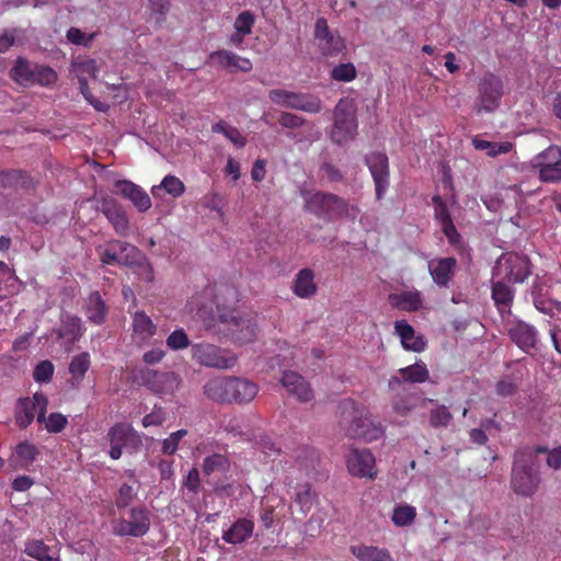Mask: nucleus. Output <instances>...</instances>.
I'll use <instances>...</instances> for the list:
<instances>
[{
	"instance_id": "a18cd8bd",
	"label": "nucleus",
	"mask_w": 561,
	"mask_h": 561,
	"mask_svg": "<svg viewBox=\"0 0 561 561\" xmlns=\"http://www.w3.org/2000/svg\"><path fill=\"white\" fill-rule=\"evenodd\" d=\"M472 146L476 150L486 151V154L492 158L499 154L508 153L513 148V145L508 141L492 142L479 138L472 139Z\"/></svg>"
},
{
	"instance_id": "cd10ccee",
	"label": "nucleus",
	"mask_w": 561,
	"mask_h": 561,
	"mask_svg": "<svg viewBox=\"0 0 561 561\" xmlns=\"http://www.w3.org/2000/svg\"><path fill=\"white\" fill-rule=\"evenodd\" d=\"M253 530L254 523L252 520L239 518L224 531L222 539L230 545L242 543L252 536Z\"/></svg>"
},
{
	"instance_id": "6ab92c4d",
	"label": "nucleus",
	"mask_w": 561,
	"mask_h": 561,
	"mask_svg": "<svg viewBox=\"0 0 561 561\" xmlns=\"http://www.w3.org/2000/svg\"><path fill=\"white\" fill-rule=\"evenodd\" d=\"M101 211L112 224L117 234L127 236L129 220L122 205L113 198H104L101 202Z\"/></svg>"
},
{
	"instance_id": "09e8293b",
	"label": "nucleus",
	"mask_w": 561,
	"mask_h": 561,
	"mask_svg": "<svg viewBox=\"0 0 561 561\" xmlns=\"http://www.w3.org/2000/svg\"><path fill=\"white\" fill-rule=\"evenodd\" d=\"M38 449L34 444L22 442L15 447V457L21 467H27L37 457Z\"/></svg>"
},
{
	"instance_id": "c03bdc74",
	"label": "nucleus",
	"mask_w": 561,
	"mask_h": 561,
	"mask_svg": "<svg viewBox=\"0 0 561 561\" xmlns=\"http://www.w3.org/2000/svg\"><path fill=\"white\" fill-rule=\"evenodd\" d=\"M399 374L404 381L412 383L425 382L430 377L428 369L423 363H415L413 365L401 368L399 369Z\"/></svg>"
},
{
	"instance_id": "f8f14e48",
	"label": "nucleus",
	"mask_w": 561,
	"mask_h": 561,
	"mask_svg": "<svg viewBox=\"0 0 561 561\" xmlns=\"http://www.w3.org/2000/svg\"><path fill=\"white\" fill-rule=\"evenodd\" d=\"M314 38L322 55L335 57L346 48L344 38L329 28L324 18H319L314 25Z\"/></svg>"
},
{
	"instance_id": "39448f33",
	"label": "nucleus",
	"mask_w": 561,
	"mask_h": 561,
	"mask_svg": "<svg viewBox=\"0 0 561 561\" xmlns=\"http://www.w3.org/2000/svg\"><path fill=\"white\" fill-rule=\"evenodd\" d=\"M531 263L526 255L505 253L496 261L493 275L505 282L524 283L531 274Z\"/></svg>"
},
{
	"instance_id": "58836bf2",
	"label": "nucleus",
	"mask_w": 561,
	"mask_h": 561,
	"mask_svg": "<svg viewBox=\"0 0 561 561\" xmlns=\"http://www.w3.org/2000/svg\"><path fill=\"white\" fill-rule=\"evenodd\" d=\"M24 553L37 561H60L50 553V548L41 539L26 540Z\"/></svg>"
},
{
	"instance_id": "c9c22d12",
	"label": "nucleus",
	"mask_w": 561,
	"mask_h": 561,
	"mask_svg": "<svg viewBox=\"0 0 561 561\" xmlns=\"http://www.w3.org/2000/svg\"><path fill=\"white\" fill-rule=\"evenodd\" d=\"M91 358L88 352H82L72 357L69 364L70 383L77 388L81 385L87 371L90 369Z\"/></svg>"
},
{
	"instance_id": "864d4df0",
	"label": "nucleus",
	"mask_w": 561,
	"mask_h": 561,
	"mask_svg": "<svg viewBox=\"0 0 561 561\" xmlns=\"http://www.w3.org/2000/svg\"><path fill=\"white\" fill-rule=\"evenodd\" d=\"M186 434H187L186 430H179L176 432L171 433L169 435V437L163 439L161 451L164 455H173L178 450V448H179L180 440L183 437H185Z\"/></svg>"
},
{
	"instance_id": "0eeeda50",
	"label": "nucleus",
	"mask_w": 561,
	"mask_h": 561,
	"mask_svg": "<svg viewBox=\"0 0 561 561\" xmlns=\"http://www.w3.org/2000/svg\"><path fill=\"white\" fill-rule=\"evenodd\" d=\"M48 399L42 392H36L33 397L21 398L15 408V423L20 428H26L37 416V422L45 421Z\"/></svg>"
},
{
	"instance_id": "052dcab7",
	"label": "nucleus",
	"mask_w": 561,
	"mask_h": 561,
	"mask_svg": "<svg viewBox=\"0 0 561 561\" xmlns=\"http://www.w3.org/2000/svg\"><path fill=\"white\" fill-rule=\"evenodd\" d=\"M432 201L435 206V218L440 222V225L453 221L444 199L439 195H434Z\"/></svg>"
},
{
	"instance_id": "338daca9",
	"label": "nucleus",
	"mask_w": 561,
	"mask_h": 561,
	"mask_svg": "<svg viewBox=\"0 0 561 561\" xmlns=\"http://www.w3.org/2000/svg\"><path fill=\"white\" fill-rule=\"evenodd\" d=\"M183 485L190 490L191 492L193 493H198L199 492V489H201V479H199V472L196 468H192L184 482H183Z\"/></svg>"
},
{
	"instance_id": "680f3d73",
	"label": "nucleus",
	"mask_w": 561,
	"mask_h": 561,
	"mask_svg": "<svg viewBox=\"0 0 561 561\" xmlns=\"http://www.w3.org/2000/svg\"><path fill=\"white\" fill-rule=\"evenodd\" d=\"M67 39L75 45L89 46L94 38V34H85L77 27H70L67 31Z\"/></svg>"
},
{
	"instance_id": "a211bd4d",
	"label": "nucleus",
	"mask_w": 561,
	"mask_h": 561,
	"mask_svg": "<svg viewBox=\"0 0 561 561\" xmlns=\"http://www.w3.org/2000/svg\"><path fill=\"white\" fill-rule=\"evenodd\" d=\"M456 268L457 260L451 256L433 259L428 262V272L438 287H448Z\"/></svg>"
},
{
	"instance_id": "1a4fd4ad",
	"label": "nucleus",
	"mask_w": 561,
	"mask_h": 561,
	"mask_svg": "<svg viewBox=\"0 0 561 561\" xmlns=\"http://www.w3.org/2000/svg\"><path fill=\"white\" fill-rule=\"evenodd\" d=\"M150 529L149 512L145 506H134L128 518H119L113 524V534L119 537H142Z\"/></svg>"
},
{
	"instance_id": "774afa93",
	"label": "nucleus",
	"mask_w": 561,
	"mask_h": 561,
	"mask_svg": "<svg viewBox=\"0 0 561 561\" xmlns=\"http://www.w3.org/2000/svg\"><path fill=\"white\" fill-rule=\"evenodd\" d=\"M547 465L548 467L558 470L561 468V446L549 450L547 448Z\"/></svg>"
},
{
	"instance_id": "37998d69",
	"label": "nucleus",
	"mask_w": 561,
	"mask_h": 561,
	"mask_svg": "<svg viewBox=\"0 0 561 561\" xmlns=\"http://www.w3.org/2000/svg\"><path fill=\"white\" fill-rule=\"evenodd\" d=\"M295 503L300 507V511L304 515H307L312 506L314 501L317 500V494L312 490V485L309 482H305L297 486V492L295 495Z\"/></svg>"
},
{
	"instance_id": "423d86ee",
	"label": "nucleus",
	"mask_w": 561,
	"mask_h": 561,
	"mask_svg": "<svg viewBox=\"0 0 561 561\" xmlns=\"http://www.w3.org/2000/svg\"><path fill=\"white\" fill-rule=\"evenodd\" d=\"M107 439L111 448L108 456L113 460H117L123 455V449L131 453L139 448L141 438L135 428L128 423H116L107 432Z\"/></svg>"
},
{
	"instance_id": "dca6fc26",
	"label": "nucleus",
	"mask_w": 561,
	"mask_h": 561,
	"mask_svg": "<svg viewBox=\"0 0 561 561\" xmlns=\"http://www.w3.org/2000/svg\"><path fill=\"white\" fill-rule=\"evenodd\" d=\"M137 254L138 250L136 247L119 240H112L100 253V260L106 265H131L135 262L134 259Z\"/></svg>"
},
{
	"instance_id": "4d7b16f0",
	"label": "nucleus",
	"mask_w": 561,
	"mask_h": 561,
	"mask_svg": "<svg viewBox=\"0 0 561 561\" xmlns=\"http://www.w3.org/2000/svg\"><path fill=\"white\" fill-rule=\"evenodd\" d=\"M536 169L538 170V176L541 182H561V164L551 167H539Z\"/></svg>"
},
{
	"instance_id": "2eb2a0df",
	"label": "nucleus",
	"mask_w": 561,
	"mask_h": 561,
	"mask_svg": "<svg viewBox=\"0 0 561 561\" xmlns=\"http://www.w3.org/2000/svg\"><path fill=\"white\" fill-rule=\"evenodd\" d=\"M507 334L511 341L525 353L535 350L539 342L537 329L523 320L508 322Z\"/></svg>"
},
{
	"instance_id": "3c124183",
	"label": "nucleus",
	"mask_w": 561,
	"mask_h": 561,
	"mask_svg": "<svg viewBox=\"0 0 561 561\" xmlns=\"http://www.w3.org/2000/svg\"><path fill=\"white\" fill-rule=\"evenodd\" d=\"M190 339L182 328L171 332L165 341L167 346L172 351L184 350L190 346Z\"/></svg>"
},
{
	"instance_id": "6e6d98bb",
	"label": "nucleus",
	"mask_w": 561,
	"mask_h": 561,
	"mask_svg": "<svg viewBox=\"0 0 561 561\" xmlns=\"http://www.w3.org/2000/svg\"><path fill=\"white\" fill-rule=\"evenodd\" d=\"M255 19L250 11H242L234 21V28L237 32L249 35L252 32Z\"/></svg>"
},
{
	"instance_id": "f257e3e1",
	"label": "nucleus",
	"mask_w": 561,
	"mask_h": 561,
	"mask_svg": "<svg viewBox=\"0 0 561 561\" xmlns=\"http://www.w3.org/2000/svg\"><path fill=\"white\" fill-rule=\"evenodd\" d=\"M237 289L228 284L205 286L190 301L196 309L205 329L214 335L222 336L234 344L252 343L257 336L256 314L241 312L227 306L237 300Z\"/></svg>"
},
{
	"instance_id": "ddd939ff",
	"label": "nucleus",
	"mask_w": 561,
	"mask_h": 561,
	"mask_svg": "<svg viewBox=\"0 0 561 561\" xmlns=\"http://www.w3.org/2000/svg\"><path fill=\"white\" fill-rule=\"evenodd\" d=\"M365 163L368 167L375 184L376 198H383L389 186V160L383 152H371L365 157Z\"/></svg>"
},
{
	"instance_id": "393cba45",
	"label": "nucleus",
	"mask_w": 561,
	"mask_h": 561,
	"mask_svg": "<svg viewBox=\"0 0 561 561\" xmlns=\"http://www.w3.org/2000/svg\"><path fill=\"white\" fill-rule=\"evenodd\" d=\"M394 330L405 350L416 353L425 350L426 343L424 339L421 335H416L413 327L405 320L396 321Z\"/></svg>"
},
{
	"instance_id": "f03ea898",
	"label": "nucleus",
	"mask_w": 561,
	"mask_h": 561,
	"mask_svg": "<svg viewBox=\"0 0 561 561\" xmlns=\"http://www.w3.org/2000/svg\"><path fill=\"white\" fill-rule=\"evenodd\" d=\"M547 447H523L515 451L511 471V488L519 496H533L541 482L537 455L546 453Z\"/></svg>"
},
{
	"instance_id": "72a5a7b5",
	"label": "nucleus",
	"mask_w": 561,
	"mask_h": 561,
	"mask_svg": "<svg viewBox=\"0 0 561 561\" xmlns=\"http://www.w3.org/2000/svg\"><path fill=\"white\" fill-rule=\"evenodd\" d=\"M0 186L3 188H33L35 182L25 171L5 170L0 171Z\"/></svg>"
},
{
	"instance_id": "bf43d9fd",
	"label": "nucleus",
	"mask_w": 561,
	"mask_h": 561,
	"mask_svg": "<svg viewBox=\"0 0 561 561\" xmlns=\"http://www.w3.org/2000/svg\"><path fill=\"white\" fill-rule=\"evenodd\" d=\"M45 422L46 430L49 433L55 434L62 432L68 424L67 417L64 414L57 412L49 414L47 420L45 419Z\"/></svg>"
},
{
	"instance_id": "4468645a",
	"label": "nucleus",
	"mask_w": 561,
	"mask_h": 561,
	"mask_svg": "<svg viewBox=\"0 0 561 561\" xmlns=\"http://www.w3.org/2000/svg\"><path fill=\"white\" fill-rule=\"evenodd\" d=\"M140 377L144 385L158 394L173 393L181 382L180 377L173 371L146 369L141 371Z\"/></svg>"
},
{
	"instance_id": "49530a36",
	"label": "nucleus",
	"mask_w": 561,
	"mask_h": 561,
	"mask_svg": "<svg viewBox=\"0 0 561 561\" xmlns=\"http://www.w3.org/2000/svg\"><path fill=\"white\" fill-rule=\"evenodd\" d=\"M160 190H164L169 195L178 198L184 194L185 185L175 175L168 174L163 178L160 185L152 187L151 192L156 196Z\"/></svg>"
},
{
	"instance_id": "5fc2aeb1",
	"label": "nucleus",
	"mask_w": 561,
	"mask_h": 561,
	"mask_svg": "<svg viewBox=\"0 0 561 561\" xmlns=\"http://www.w3.org/2000/svg\"><path fill=\"white\" fill-rule=\"evenodd\" d=\"M55 367L49 360L39 362L33 371V378L36 382H47L54 375Z\"/></svg>"
},
{
	"instance_id": "603ef678",
	"label": "nucleus",
	"mask_w": 561,
	"mask_h": 561,
	"mask_svg": "<svg viewBox=\"0 0 561 561\" xmlns=\"http://www.w3.org/2000/svg\"><path fill=\"white\" fill-rule=\"evenodd\" d=\"M332 79L336 81L350 82L356 78V69L353 64H340L332 69Z\"/></svg>"
},
{
	"instance_id": "7ed1b4c3",
	"label": "nucleus",
	"mask_w": 561,
	"mask_h": 561,
	"mask_svg": "<svg viewBox=\"0 0 561 561\" xmlns=\"http://www.w3.org/2000/svg\"><path fill=\"white\" fill-rule=\"evenodd\" d=\"M306 208L325 221H335L342 218L355 220L359 214V209L355 205H350L343 197L327 192L313 193L306 199Z\"/></svg>"
},
{
	"instance_id": "20e7f679",
	"label": "nucleus",
	"mask_w": 561,
	"mask_h": 561,
	"mask_svg": "<svg viewBox=\"0 0 561 561\" xmlns=\"http://www.w3.org/2000/svg\"><path fill=\"white\" fill-rule=\"evenodd\" d=\"M357 130L356 108L351 101L340 100L334 108V125L330 138L337 145L352 140Z\"/></svg>"
},
{
	"instance_id": "8fccbe9b",
	"label": "nucleus",
	"mask_w": 561,
	"mask_h": 561,
	"mask_svg": "<svg viewBox=\"0 0 561 561\" xmlns=\"http://www.w3.org/2000/svg\"><path fill=\"white\" fill-rule=\"evenodd\" d=\"M57 80V72L48 67L43 65H36L34 66V73L32 79V85L33 84H39L43 87L51 85Z\"/></svg>"
},
{
	"instance_id": "b1692460",
	"label": "nucleus",
	"mask_w": 561,
	"mask_h": 561,
	"mask_svg": "<svg viewBox=\"0 0 561 561\" xmlns=\"http://www.w3.org/2000/svg\"><path fill=\"white\" fill-rule=\"evenodd\" d=\"M314 277L316 274L311 268L305 267L300 270L295 275L291 284L294 295L301 299H309L313 297L318 291V285Z\"/></svg>"
},
{
	"instance_id": "ea45409f",
	"label": "nucleus",
	"mask_w": 561,
	"mask_h": 561,
	"mask_svg": "<svg viewBox=\"0 0 561 561\" xmlns=\"http://www.w3.org/2000/svg\"><path fill=\"white\" fill-rule=\"evenodd\" d=\"M417 516L416 508L407 503L397 504L393 507L391 522L397 527H408L411 526Z\"/></svg>"
},
{
	"instance_id": "4be33fe9",
	"label": "nucleus",
	"mask_w": 561,
	"mask_h": 561,
	"mask_svg": "<svg viewBox=\"0 0 561 561\" xmlns=\"http://www.w3.org/2000/svg\"><path fill=\"white\" fill-rule=\"evenodd\" d=\"M491 296L501 317L511 316L515 290L505 280L492 283Z\"/></svg>"
},
{
	"instance_id": "412c9836",
	"label": "nucleus",
	"mask_w": 561,
	"mask_h": 561,
	"mask_svg": "<svg viewBox=\"0 0 561 561\" xmlns=\"http://www.w3.org/2000/svg\"><path fill=\"white\" fill-rule=\"evenodd\" d=\"M115 187L117 192L123 197L129 199L139 211H146L151 207L149 195L139 185L127 180H119L115 183Z\"/></svg>"
},
{
	"instance_id": "13d9d810",
	"label": "nucleus",
	"mask_w": 561,
	"mask_h": 561,
	"mask_svg": "<svg viewBox=\"0 0 561 561\" xmlns=\"http://www.w3.org/2000/svg\"><path fill=\"white\" fill-rule=\"evenodd\" d=\"M136 497V492L134 491V488L127 483H123L119 486L118 494L115 500V505L117 508H125L127 507Z\"/></svg>"
},
{
	"instance_id": "f704fd0d",
	"label": "nucleus",
	"mask_w": 561,
	"mask_h": 561,
	"mask_svg": "<svg viewBox=\"0 0 561 561\" xmlns=\"http://www.w3.org/2000/svg\"><path fill=\"white\" fill-rule=\"evenodd\" d=\"M107 308L99 291L89 295L85 301V316L90 322L100 325L105 321Z\"/></svg>"
},
{
	"instance_id": "473e14b6",
	"label": "nucleus",
	"mask_w": 561,
	"mask_h": 561,
	"mask_svg": "<svg viewBox=\"0 0 561 561\" xmlns=\"http://www.w3.org/2000/svg\"><path fill=\"white\" fill-rule=\"evenodd\" d=\"M287 107L307 113H319L322 108V103L316 95L290 91Z\"/></svg>"
},
{
	"instance_id": "de8ad7c7",
	"label": "nucleus",
	"mask_w": 561,
	"mask_h": 561,
	"mask_svg": "<svg viewBox=\"0 0 561 561\" xmlns=\"http://www.w3.org/2000/svg\"><path fill=\"white\" fill-rule=\"evenodd\" d=\"M561 164V148L556 145L549 146L543 151L535 156L533 160L534 168L551 167Z\"/></svg>"
},
{
	"instance_id": "4c0bfd02",
	"label": "nucleus",
	"mask_w": 561,
	"mask_h": 561,
	"mask_svg": "<svg viewBox=\"0 0 561 561\" xmlns=\"http://www.w3.org/2000/svg\"><path fill=\"white\" fill-rule=\"evenodd\" d=\"M84 332L82 321L77 316L65 314L61 318V325L58 330V336L71 342L78 341Z\"/></svg>"
},
{
	"instance_id": "bb28decb",
	"label": "nucleus",
	"mask_w": 561,
	"mask_h": 561,
	"mask_svg": "<svg viewBox=\"0 0 561 561\" xmlns=\"http://www.w3.org/2000/svg\"><path fill=\"white\" fill-rule=\"evenodd\" d=\"M133 336L137 343L148 342L157 332V325L144 311H136L133 316Z\"/></svg>"
},
{
	"instance_id": "aec40b11",
	"label": "nucleus",
	"mask_w": 561,
	"mask_h": 561,
	"mask_svg": "<svg viewBox=\"0 0 561 561\" xmlns=\"http://www.w3.org/2000/svg\"><path fill=\"white\" fill-rule=\"evenodd\" d=\"M282 386L287 392L301 402H308L313 399V391L305 378L295 371H284Z\"/></svg>"
},
{
	"instance_id": "7c9ffc66",
	"label": "nucleus",
	"mask_w": 561,
	"mask_h": 561,
	"mask_svg": "<svg viewBox=\"0 0 561 561\" xmlns=\"http://www.w3.org/2000/svg\"><path fill=\"white\" fill-rule=\"evenodd\" d=\"M231 383L232 377H218L210 379L204 386V393L213 401L230 402Z\"/></svg>"
},
{
	"instance_id": "a19ab883",
	"label": "nucleus",
	"mask_w": 561,
	"mask_h": 561,
	"mask_svg": "<svg viewBox=\"0 0 561 561\" xmlns=\"http://www.w3.org/2000/svg\"><path fill=\"white\" fill-rule=\"evenodd\" d=\"M202 467L205 476L226 473L230 469V460L222 454H213L204 459Z\"/></svg>"
},
{
	"instance_id": "6e6552de",
	"label": "nucleus",
	"mask_w": 561,
	"mask_h": 561,
	"mask_svg": "<svg viewBox=\"0 0 561 561\" xmlns=\"http://www.w3.org/2000/svg\"><path fill=\"white\" fill-rule=\"evenodd\" d=\"M192 357L203 366L219 369H228L234 366L237 356L229 351L222 350L214 344H194Z\"/></svg>"
},
{
	"instance_id": "e433bc0d",
	"label": "nucleus",
	"mask_w": 561,
	"mask_h": 561,
	"mask_svg": "<svg viewBox=\"0 0 561 561\" xmlns=\"http://www.w3.org/2000/svg\"><path fill=\"white\" fill-rule=\"evenodd\" d=\"M424 402L434 404L428 413V423L433 428H447L453 422V414L448 407L438 404L433 399H425Z\"/></svg>"
},
{
	"instance_id": "69168bd1",
	"label": "nucleus",
	"mask_w": 561,
	"mask_h": 561,
	"mask_svg": "<svg viewBox=\"0 0 561 561\" xmlns=\"http://www.w3.org/2000/svg\"><path fill=\"white\" fill-rule=\"evenodd\" d=\"M278 122L285 128H297L305 124V118L293 113L283 112Z\"/></svg>"
},
{
	"instance_id": "f3484780",
	"label": "nucleus",
	"mask_w": 561,
	"mask_h": 561,
	"mask_svg": "<svg viewBox=\"0 0 561 561\" xmlns=\"http://www.w3.org/2000/svg\"><path fill=\"white\" fill-rule=\"evenodd\" d=\"M339 414V425L348 437V426L360 425L362 422H365L367 407L358 404L354 399L347 398L340 402Z\"/></svg>"
},
{
	"instance_id": "e2e57ef3",
	"label": "nucleus",
	"mask_w": 561,
	"mask_h": 561,
	"mask_svg": "<svg viewBox=\"0 0 561 561\" xmlns=\"http://www.w3.org/2000/svg\"><path fill=\"white\" fill-rule=\"evenodd\" d=\"M149 7L153 14H157V22L161 23L170 10V0H149Z\"/></svg>"
},
{
	"instance_id": "c85d7f7f",
	"label": "nucleus",
	"mask_w": 561,
	"mask_h": 561,
	"mask_svg": "<svg viewBox=\"0 0 561 561\" xmlns=\"http://www.w3.org/2000/svg\"><path fill=\"white\" fill-rule=\"evenodd\" d=\"M209 58L218 62L221 67L230 68L232 71L240 70L242 72H249L252 69L250 59L240 57L226 49L211 53Z\"/></svg>"
},
{
	"instance_id": "9b49d317",
	"label": "nucleus",
	"mask_w": 561,
	"mask_h": 561,
	"mask_svg": "<svg viewBox=\"0 0 561 561\" xmlns=\"http://www.w3.org/2000/svg\"><path fill=\"white\" fill-rule=\"evenodd\" d=\"M503 81L500 77L491 72L485 73L478 84V100L481 110L485 112L495 111L503 96Z\"/></svg>"
},
{
	"instance_id": "2f4dec72",
	"label": "nucleus",
	"mask_w": 561,
	"mask_h": 561,
	"mask_svg": "<svg viewBox=\"0 0 561 561\" xmlns=\"http://www.w3.org/2000/svg\"><path fill=\"white\" fill-rule=\"evenodd\" d=\"M350 551L359 561H394L388 549L377 546L358 543L351 546Z\"/></svg>"
},
{
	"instance_id": "79ce46f5",
	"label": "nucleus",
	"mask_w": 561,
	"mask_h": 561,
	"mask_svg": "<svg viewBox=\"0 0 561 561\" xmlns=\"http://www.w3.org/2000/svg\"><path fill=\"white\" fill-rule=\"evenodd\" d=\"M33 73L34 67H32L31 64L22 57H19L15 60V64L11 70L12 79L24 87L32 85Z\"/></svg>"
},
{
	"instance_id": "9d476101",
	"label": "nucleus",
	"mask_w": 561,
	"mask_h": 561,
	"mask_svg": "<svg viewBox=\"0 0 561 561\" xmlns=\"http://www.w3.org/2000/svg\"><path fill=\"white\" fill-rule=\"evenodd\" d=\"M348 472L356 478L374 480L377 477L376 459L367 448H352L346 457Z\"/></svg>"
},
{
	"instance_id": "a878e982",
	"label": "nucleus",
	"mask_w": 561,
	"mask_h": 561,
	"mask_svg": "<svg viewBox=\"0 0 561 561\" xmlns=\"http://www.w3.org/2000/svg\"><path fill=\"white\" fill-rule=\"evenodd\" d=\"M259 391L256 383L249 379L232 377L230 388V402L248 403L252 401Z\"/></svg>"
},
{
	"instance_id": "0e129e2a",
	"label": "nucleus",
	"mask_w": 561,
	"mask_h": 561,
	"mask_svg": "<svg viewBox=\"0 0 561 561\" xmlns=\"http://www.w3.org/2000/svg\"><path fill=\"white\" fill-rule=\"evenodd\" d=\"M222 201L224 197L219 192H210L204 197L203 205L205 208L222 215Z\"/></svg>"
},
{
	"instance_id": "c756f323",
	"label": "nucleus",
	"mask_w": 561,
	"mask_h": 561,
	"mask_svg": "<svg viewBox=\"0 0 561 561\" xmlns=\"http://www.w3.org/2000/svg\"><path fill=\"white\" fill-rule=\"evenodd\" d=\"M389 301L393 308L402 311L414 312L422 308L423 297L421 291L407 290L399 294H391Z\"/></svg>"
},
{
	"instance_id": "5701e85b",
	"label": "nucleus",
	"mask_w": 561,
	"mask_h": 561,
	"mask_svg": "<svg viewBox=\"0 0 561 561\" xmlns=\"http://www.w3.org/2000/svg\"><path fill=\"white\" fill-rule=\"evenodd\" d=\"M383 433V426L379 422H374L368 409L365 416V422H362L360 425L348 426V437L363 438L367 443L381 438Z\"/></svg>"
}]
</instances>
